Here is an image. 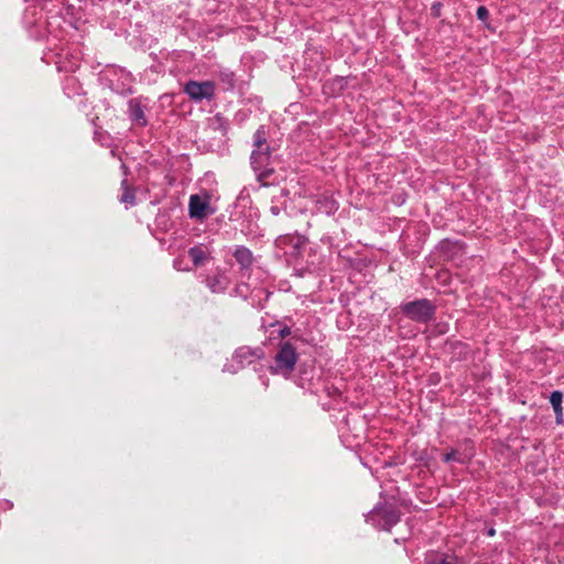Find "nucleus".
<instances>
[{"instance_id":"obj_7","label":"nucleus","mask_w":564,"mask_h":564,"mask_svg":"<svg viewBox=\"0 0 564 564\" xmlns=\"http://www.w3.org/2000/svg\"><path fill=\"white\" fill-rule=\"evenodd\" d=\"M203 282L214 294H224L231 284L230 278L221 267H216L210 273L206 274Z\"/></svg>"},{"instance_id":"obj_1","label":"nucleus","mask_w":564,"mask_h":564,"mask_svg":"<svg viewBox=\"0 0 564 564\" xmlns=\"http://www.w3.org/2000/svg\"><path fill=\"white\" fill-rule=\"evenodd\" d=\"M401 510L395 502L387 499L380 500L366 514V522L380 531L390 532L401 520Z\"/></svg>"},{"instance_id":"obj_34","label":"nucleus","mask_w":564,"mask_h":564,"mask_svg":"<svg viewBox=\"0 0 564 564\" xmlns=\"http://www.w3.org/2000/svg\"><path fill=\"white\" fill-rule=\"evenodd\" d=\"M435 564H452V563L448 562L446 558H443L438 563H435Z\"/></svg>"},{"instance_id":"obj_17","label":"nucleus","mask_w":564,"mask_h":564,"mask_svg":"<svg viewBox=\"0 0 564 564\" xmlns=\"http://www.w3.org/2000/svg\"><path fill=\"white\" fill-rule=\"evenodd\" d=\"M217 80L223 91H232L237 85L235 72L225 67L217 72Z\"/></svg>"},{"instance_id":"obj_22","label":"nucleus","mask_w":564,"mask_h":564,"mask_svg":"<svg viewBox=\"0 0 564 564\" xmlns=\"http://www.w3.org/2000/svg\"><path fill=\"white\" fill-rule=\"evenodd\" d=\"M253 150H265L270 148L267 141V129L265 126H260L253 134Z\"/></svg>"},{"instance_id":"obj_28","label":"nucleus","mask_w":564,"mask_h":564,"mask_svg":"<svg viewBox=\"0 0 564 564\" xmlns=\"http://www.w3.org/2000/svg\"><path fill=\"white\" fill-rule=\"evenodd\" d=\"M332 86L337 87L338 91H343L347 87V79L341 76H336L332 80Z\"/></svg>"},{"instance_id":"obj_4","label":"nucleus","mask_w":564,"mask_h":564,"mask_svg":"<svg viewBox=\"0 0 564 564\" xmlns=\"http://www.w3.org/2000/svg\"><path fill=\"white\" fill-rule=\"evenodd\" d=\"M295 370V383L302 389L316 394L318 392V383L322 380V373L316 368L315 360L302 361Z\"/></svg>"},{"instance_id":"obj_27","label":"nucleus","mask_w":564,"mask_h":564,"mask_svg":"<svg viewBox=\"0 0 564 564\" xmlns=\"http://www.w3.org/2000/svg\"><path fill=\"white\" fill-rule=\"evenodd\" d=\"M126 80H128V84H122L121 88H115L111 86V89L115 90L117 94H131L132 93V85H131V78L129 76H126Z\"/></svg>"},{"instance_id":"obj_32","label":"nucleus","mask_w":564,"mask_h":564,"mask_svg":"<svg viewBox=\"0 0 564 564\" xmlns=\"http://www.w3.org/2000/svg\"><path fill=\"white\" fill-rule=\"evenodd\" d=\"M94 139L102 145V142H101V132H100V131H98L97 129H96V130H95V132H94Z\"/></svg>"},{"instance_id":"obj_18","label":"nucleus","mask_w":564,"mask_h":564,"mask_svg":"<svg viewBox=\"0 0 564 564\" xmlns=\"http://www.w3.org/2000/svg\"><path fill=\"white\" fill-rule=\"evenodd\" d=\"M271 163V148H265V150H252L250 155V164L252 170H260L265 167V165H270Z\"/></svg>"},{"instance_id":"obj_13","label":"nucleus","mask_w":564,"mask_h":564,"mask_svg":"<svg viewBox=\"0 0 564 564\" xmlns=\"http://www.w3.org/2000/svg\"><path fill=\"white\" fill-rule=\"evenodd\" d=\"M338 208L339 203L333 196V194L322 193L315 198V209L319 214L332 216L335 215Z\"/></svg>"},{"instance_id":"obj_31","label":"nucleus","mask_w":564,"mask_h":564,"mask_svg":"<svg viewBox=\"0 0 564 564\" xmlns=\"http://www.w3.org/2000/svg\"><path fill=\"white\" fill-rule=\"evenodd\" d=\"M487 536L489 538H492L496 535V530L494 528V525H490L489 528H487L484 532Z\"/></svg>"},{"instance_id":"obj_8","label":"nucleus","mask_w":564,"mask_h":564,"mask_svg":"<svg viewBox=\"0 0 564 564\" xmlns=\"http://www.w3.org/2000/svg\"><path fill=\"white\" fill-rule=\"evenodd\" d=\"M214 213L215 209L210 206L209 195H205V197L197 194L191 195L188 202V216L191 219L202 221Z\"/></svg>"},{"instance_id":"obj_19","label":"nucleus","mask_w":564,"mask_h":564,"mask_svg":"<svg viewBox=\"0 0 564 564\" xmlns=\"http://www.w3.org/2000/svg\"><path fill=\"white\" fill-rule=\"evenodd\" d=\"M137 188L129 184L128 180L124 178L121 182V194L119 195V202L124 204L127 207H132L137 204L135 197Z\"/></svg>"},{"instance_id":"obj_21","label":"nucleus","mask_w":564,"mask_h":564,"mask_svg":"<svg viewBox=\"0 0 564 564\" xmlns=\"http://www.w3.org/2000/svg\"><path fill=\"white\" fill-rule=\"evenodd\" d=\"M187 253L195 267L203 265L208 259V254L202 246L191 247Z\"/></svg>"},{"instance_id":"obj_16","label":"nucleus","mask_w":564,"mask_h":564,"mask_svg":"<svg viewBox=\"0 0 564 564\" xmlns=\"http://www.w3.org/2000/svg\"><path fill=\"white\" fill-rule=\"evenodd\" d=\"M445 347L456 360H466L469 357V345L462 340H447Z\"/></svg>"},{"instance_id":"obj_12","label":"nucleus","mask_w":564,"mask_h":564,"mask_svg":"<svg viewBox=\"0 0 564 564\" xmlns=\"http://www.w3.org/2000/svg\"><path fill=\"white\" fill-rule=\"evenodd\" d=\"M145 106L142 105L139 98H131L128 101V117L132 124L144 128L149 121L144 112Z\"/></svg>"},{"instance_id":"obj_20","label":"nucleus","mask_w":564,"mask_h":564,"mask_svg":"<svg viewBox=\"0 0 564 564\" xmlns=\"http://www.w3.org/2000/svg\"><path fill=\"white\" fill-rule=\"evenodd\" d=\"M549 400L555 414V423L557 425H562L564 423L562 406L563 392L560 390H554L553 392H551Z\"/></svg>"},{"instance_id":"obj_29","label":"nucleus","mask_w":564,"mask_h":564,"mask_svg":"<svg viewBox=\"0 0 564 564\" xmlns=\"http://www.w3.org/2000/svg\"><path fill=\"white\" fill-rule=\"evenodd\" d=\"M442 7H443L442 2H438V1L434 2L431 7V15L435 19L440 18L442 14Z\"/></svg>"},{"instance_id":"obj_6","label":"nucleus","mask_w":564,"mask_h":564,"mask_svg":"<svg viewBox=\"0 0 564 564\" xmlns=\"http://www.w3.org/2000/svg\"><path fill=\"white\" fill-rule=\"evenodd\" d=\"M276 246L280 248H285V253L289 257V261H297L303 253L304 248L308 243L307 237L299 234H286L281 235L275 240Z\"/></svg>"},{"instance_id":"obj_33","label":"nucleus","mask_w":564,"mask_h":564,"mask_svg":"<svg viewBox=\"0 0 564 564\" xmlns=\"http://www.w3.org/2000/svg\"><path fill=\"white\" fill-rule=\"evenodd\" d=\"M120 167L123 170V174L127 175L128 167L123 163L120 165Z\"/></svg>"},{"instance_id":"obj_26","label":"nucleus","mask_w":564,"mask_h":564,"mask_svg":"<svg viewBox=\"0 0 564 564\" xmlns=\"http://www.w3.org/2000/svg\"><path fill=\"white\" fill-rule=\"evenodd\" d=\"M458 452L456 449H451L448 453H445L443 455V462L444 463H451V462H458L460 464L464 463V460L457 456Z\"/></svg>"},{"instance_id":"obj_5","label":"nucleus","mask_w":564,"mask_h":564,"mask_svg":"<svg viewBox=\"0 0 564 564\" xmlns=\"http://www.w3.org/2000/svg\"><path fill=\"white\" fill-rule=\"evenodd\" d=\"M184 94L195 102L203 100H213L216 96V83L213 80H188L183 87Z\"/></svg>"},{"instance_id":"obj_30","label":"nucleus","mask_w":564,"mask_h":564,"mask_svg":"<svg viewBox=\"0 0 564 564\" xmlns=\"http://www.w3.org/2000/svg\"><path fill=\"white\" fill-rule=\"evenodd\" d=\"M416 460L423 463V465L425 467H427L429 466L430 457L427 456L426 453H423V454H421V456L419 458H416Z\"/></svg>"},{"instance_id":"obj_23","label":"nucleus","mask_w":564,"mask_h":564,"mask_svg":"<svg viewBox=\"0 0 564 564\" xmlns=\"http://www.w3.org/2000/svg\"><path fill=\"white\" fill-rule=\"evenodd\" d=\"M275 326L279 327V329H278L279 338L284 339V338L291 336V334H292L291 327L283 324L280 321H275V322L269 324L268 326L262 325V327L265 328V332L268 330V328L275 327Z\"/></svg>"},{"instance_id":"obj_2","label":"nucleus","mask_w":564,"mask_h":564,"mask_svg":"<svg viewBox=\"0 0 564 564\" xmlns=\"http://www.w3.org/2000/svg\"><path fill=\"white\" fill-rule=\"evenodd\" d=\"M299 352L295 346L290 341H281L273 357L269 371L274 376H282L285 379L292 377L299 362Z\"/></svg>"},{"instance_id":"obj_10","label":"nucleus","mask_w":564,"mask_h":564,"mask_svg":"<svg viewBox=\"0 0 564 564\" xmlns=\"http://www.w3.org/2000/svg\"><path fill=\"white\" fill-rule=\"evenodd\" d=\"M232 257L239 265L240 274L249 278L256 263V257L252 251L248 247L239 245L234 248Z\"/></svg>"},{"instance_id":"obj_24","label":"nucleus","mask_w":564,"mask_h":564,"mask_svg":"<svg viewBox=\"0 0 564 564\" xmlns=\"http://www.w3.org/2000/svg\"><path fill=\"white\" fill-rule=\"evenodd\" d=\"M257 174V181L262 184V186H268V178L274 173V169L270 165H265L260 170H253Z\"/></svg>"},{"instance_id":"obj_15","label":"nucleus","mask_w":564,"mask_h":564,"mask_svg":"<svg viewBox=\"0 0 564 564\" xmlns=\"http://www.w3.org/2000/svg\"><path fill=\"white\" fill-rule=\"evenodd\" d=\"M207 128L215 133H219L221 141L224 142L227 139L230 122L223 113L217 112L208 119Z\"/></svg>"},{"instance_id":"obj_9","label":"nucleus","mask_w":564,"mask_h":564,"mask_svg":"<svg viewBox=\"0 0 564 564\" xmlns=\"http://www.w3.org/2000/svg\"><path fill=\"white\" fill-rule=\"evenodd\" d=\"M264 358V351L260 347L251 348L249 346H242L237 348L232 354V360L237 364L235 372L252 365L258 360Z\"/></svg>"},{"instance_id":"obj_11","label":"nucleus","mask_w":564,"mask_h":564,"mask_svg":"<svg viewBox=\"0 0 564 564\" xmlns=\"http://www.w3.org/2000/svg\"><path fill=\"white\" fill-rule=\"evenodd\" d=\"M464 247L463 241L444 238L436 245V251L443 260L451 261L459 256Z\"/></svg>"},{"instance_id":"obj_25","label":"nucleus","mask_w":564,"mask_h":564,"mask_svg":"<svg viewBox=\"0 0 564 564\" xmlns=\"http://www.w3.org/2000/svg\"><path fill=\"white\" fill-rule=\"evenodd\" d=\"M476 17L479 21L484 22L486 26H489L487 21L489 19V11L485 6H479L476 10Z\"/></svg>"},{"instance_id":"obj_35","label":"nucleus","mask_w":564,"mask_h":564,"mask_svg":"<svg viewBox=\"0 0 564 564\" xmlns=\"http://www.w3.org/2000/svg\"><path fill=\"white\" fill-rule=\"evenodd\" d=\"M96 120H98V117L94 118L91 121H93V124L97 128V123H96Z\"/></svg>"},{"instance_id":"obj_14","label":"nucleus","mask_w":564,"mask_h":564,"mask_svg":"<svg viewBox=\"0 0 564 564\" xmlns=\"http://www.w3.org/2000/svg\"><path fill=\"white\" fill-rule=\"evenodd\" d=\"M289 197L290 191L286 187L280 188L279 192L271 198L270 213L275 217L286 213L289 206Z\"/></svg>"},{"instance_id":"obj_3","label":"nucleus","mask_w":564,"mask_h":564,"mask_svg":"<svg viewBox=\"0 0 564 564\" xmlns=\"http://www.w3.org/2000/svg\"><path fill=\"white\" fill-rule=\"evenodd\" d=\"M399 308L409 319L419 324H427L435 318L437 307L429 299H416L401 303Z\"/></svg>"}]
</instances>
